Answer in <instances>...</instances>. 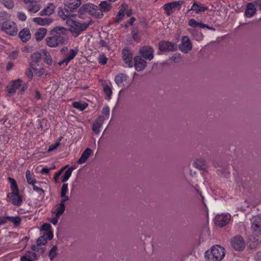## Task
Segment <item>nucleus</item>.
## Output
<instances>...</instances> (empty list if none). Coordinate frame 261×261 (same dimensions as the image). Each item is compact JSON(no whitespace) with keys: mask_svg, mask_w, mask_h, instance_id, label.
Segmentation results:
<instances>
[{"mask_svg":"<svg viewBox=\"0 0 261 261\" xmlns=\"http://www.w3.org/2000/svg\"><path fill=\"white\" fill-rule=\"evenodd\" d=\"M18 17L21 21H25L27 19V16L24 13L19 12L18 13Z\"/></svg>","mask_w":261,"mask_h":261,"instance_id":"nucleus-53","label":"nucleus"},{"mask_svg":"<svg viewBox=\"0 0 261 261\" xmlns=\"http://www.w3.org/2000/svg\"><path fill=\"white\" fill-rule=\"evenodd\" d=\"M32 59L35 62H38L41 59V54L38 52L35 53L32 56Z\"/></svg>","mask_w":261,"mask_h":261,"instance_id":"nucleus-47","label":"nucleus"},{"mask_svg":"<svg viewBox=\"0 0 261 261\" xmlns=\"http://www.w3.org/2000/svg\"><path fill=\"white\" fill-rule=\"evenodd\" d=\"M26 74L30 78H32V77L33 76V72L32 71V70L31 69H28L26 71Z\"/></svg>","mask_w":261,"mask_h":261,"instance_id":"nucleus-61","label":"nucleus"},{"mask_svg":"<svg viewBox=\"0 0 261 261\" xmlns=\"http://www.w3.org/2000/svg\"><path fill=\"white\" fill-rule=\"evenodd\" d=\"M230 215L229 214H218L215 218V223L219 227H223L226 225L230 220Z\"/></svg>","mask_w":261,"mask_h":261,"instance_id":"nucleus-9","label":"nucleus"},{"mask_svg":"<svg viewBox=\"0 0 261 261\" xmlns=\"http://www.w3.org/2000/svg\"><path fill=\"white\" fill-rule=\"evenodd\" d=\"M66 32V29L63 27H57L54 28L50 31L51 35H60L64 34Z\"/></svg>","mask_w":261,"mask_h":261,"instance_id":"nucleus-33","label":"nucleus"},{"mask_svg":"<svg viewBox=\"0 0 261 261\" xmlns=\"http://www.w3.org/2000/svg\"><path fill=\"white\" fill-rule=\"evenodd\" d=\"M87 13L98 18H101L103 16V14L98 10L97 6L91 3L83 5L78 11V15L80 18H83Z\"/></svg>","mask_w":261,"mask_h":261,"instance_id":"nucleus-3","label":"nucleus"},{"mask_svg":"<svg viewBox=\"0 0 261 261\" xmlns=\"http://www.w3.org/2000/svg\"><path fill=\"white\" fill-rule=\"evenodd\" d=\"M35 74L38 76H41L44 73V70L42 68L34 69Z\"/></svg>","mask_w":261,"mask_h":261,"instance_id":"nucleus-49","label":"nucleus"},{"mask_svg":"<svg viewBox=\"0 0 261 261\" xmlns=\"http://www.w3.org/2000/svg\"><path fill=\"white\" fill-rule=\"evenodd\" d=\"M27 5V9L29 12L35 13L38 12L41 7L37 3H29Z\"/></svg>","mask_w":261,"mask_h":261,"instance_id":"nucleus-27","label":"nucleus"},{"mask_svg":"<svg viewBox=\"0 0 261 261\" xmlns=\"http://www.w3.org/2000/svg\"><path fill=\"white\" fill-rule=\"evenodd\" d=\"M127 80V76L125 74L120 73L117 75L115 77V81L118 86H122L123 83Z\"/></svg>","mask_w":261,"mask_h":261,"instance_id":"nucleus-30","label":"nucleus"},{"mask_svg":"<svg viewBox=\"0 0 261 261\" xmlns=\"http://www.w3.org/2000/svg\"><path fill=\"white\" fill-rule=\"evenodd\" d=\"M1 29L8 35L15 36L17 33V28L15 23L11 21H5L1 24Z\"/></svg>","mask_w":261,"mask_h":261,"instance_id":"nucleus-6","label":"nucleus"},{"mask_svg":"<svg viewBox=\"0 0 261 261\" xmlns=\"http://www.w3.org/2000/svg\"><path fill=\"white\" fill-rule=\"evenodd\" d=\"M133 39L137 41H139L140 39L139 35L137 32L133 33Z\"/></svg>","mask_w":261,"mask_h":261,"instance_id":"nucleus-59","label":"nucleus"},{"mask_svg":"<svg viewBox=\"0 0 261 261\" xmlns=\"http://www.w3.org/2000/svg\"><path fill=\"white\" fill-rule=\"evenodd\" d=\"M182 1L172 2L164 5V9L168 15H170L176 10H179L182 4Z\"/></svg>","mask_w":261,"mask_h":261,"instance_id":"nucleus-8","label":"nucleus"},{"mask_svg":"<svg viewBox=\"0 0 261 261\" xmlns=\"http://www.w3.org/2000/svg\"><path fill=\"white\" fill-rule=\"evenodd\" d=\"M256 9L254 6L251 3H249L247 6V9L245 11V15L247 17H252L255 13Z\"/></svg>","mask_w":261,"mask_h":261,"instance_id":"nucleus-28","label":"nucleus"},{"mask_svg":"<svg viewBox=\"0 0 261 261\" xmlns=\"http://www.w3.org/2000/svg\"><path fill=\"white\" fill-rule=\"evenodd\" d=\"M55 6L53 4H49L42 11L40 12V15H50L54 13Z\"/></svg>","mask_w":261,"mask_h":261,"instance_id":"nucleus-24","label":"nucleus"},{"mask_svg":"<svg viewBox=\"0 0 261 261\" xmlns=\"http://www.w3.org/2000/svg\"><path fill=\"white\" fill-rule=\"evenodd\" d=\"M251 230L253 234L261 236V216H254L251 219Z\"/></svg>","mask_w":261,"mask_h":261,"instance_id":"nucleus-5","label":"nucleus"},{"mask_svg":"<svg viewBox=\"0 0 261 261\" xmlns=\"http://www.w3.org/2000/svg\"><path fill=\"white\" fill-rule=\"evenodd\" d=\"M19 36L23 42H27L30 39L31 35L29 29L24 28L20 31Z\"/></svg>","mask_w":261,"mask_h":261,"instance_id":"nucleus-19","label":"nucleus"},{"mask_svg":"<svg viewBox=\"0 0 261 261\" xmlns=\"http://www.w3.org/2000/svg\"><path fill=\"white\" fill-rule=\"evenodd\" d=\"M59 217V216H55V217L53 218L52 219L50 220L51 222L54 225H56L58 223V219Z\"/></svg>","mask_w":261,"mask_h":261,"instance_id":"nucleus-58","label":"nucleus"},{"mask_svg":"<svg viewBox=\"0 0 261 261\" xmlns=\"http://www.w3.org/2000/svg\"><path fill=\"white\" fill-rule=\"evenodd\" d=\"M36 258L35 253L28 252L25 255L21 258V261H34Z\"/></svg>","mask_w":261,"mask_h":261,"instance_id":"nucleus-31","label":"nucleus"},{"mask_svg":"<svg viewBox=\"0 0 261 261\" xmlns=\"http://www.w3.org/2000/svg\"><path fill=\"white\" fill-rule=\"evenodd\" d=\"M46 242V237H45V236L40 237L37 241L38 245H44Z\"/></svg>","mask_w":261,"mask_h":261,"instance_id":"nucleus-45","label":"nucleus"},{"mask_svg":"<svg viewBox=\"0 0 261 261\" xmlns=\"http://www.w3.org/2000/svg\"><path fill=\"white\" fill-rule=\"evenodd\" d=\"M43 236L46 237V239L51 240L53 238V233L51 231H48L46 232Z\"/></svg>","mask_w":261,"mask_h":261,"instance_id":"nucleus-56","label":"nucleus"},{"mask_svg":"<svg viewBox=\"0 0 261 261\" xmlns=\"http://www.w3.org/2000/svg\"><path fill=\"white\" fill-rule=\"evenodd\" d=\"M98 62L101 65H105L108 61V58L103 55L100 54L98 58Z\"/></svg>","mask_w":261,"mask_h":261,"instance_id":"nucleus-43","label":"nucleus"},{"mask_svg":"<svg viewBox=\"0 0 261 261\" xmlns=\"http://www.w3.org/2000/svg\"><path fill=\"white\" fill-rule=\"evenodd\" d=\"M128 6L126 4H122L121 5L120 9L116 17L117 21L119 22V21H120L125 16V11L126 10Z\"/></svg>","mask_w":261,"mask_h":261,"instance_id":"nucleus-26","label":"nucleus"},{"mask_svg":"<svg viewBox=\"0 0 261 261\" xmlns=\"http://www.w3.org/2000/svg\"><path fill=\"white\" fill-rule=\"evenodd\" d=\"M62 197V200H61V203H64V202L68 201V199H69V197L68 196H66V195H65L63 197Z\"/></svg>","mask_w":261,"mask_h":261,"instance_id":"nucleus-64","label":"nucleus"},{"mask_svg":"<svg viewBox=\"0 0 261 261\" xmlns=\"http://www.w3.org/2000/svg\"><path fill=\"white\" fill-rule=\"evenodd\" d=\"M102 113L106 116L107 118H108L110 113L109 109L108 107L103 108L102 109Z\"/></svg>","mask_w":261,"mask_h":261,"instance_id":"nucleus-57","label":"nucleus"},{"mask_svg":"<svg viewBox=\"0 0 261 261\" xmlns=\"http://www.w3.org/2000/svg\"><path fill=\"white\" fill-rule=\"evenodd\" d=\"M225 255V249L220 245H214L204 254L206 261H221Z\"/></svg>","mask_w":261,"mask_h":261,"instance_id":"nucleus-2","label":"nucleus"},{"mask_svg":"<svg viewBox=\"0 0 261 261\" xmlns=\"http://www.w3.org/2000/svg\"><path fill=\"white\" fill-rule=\"evenodd\" d=\"M47 33V30L45 28H41L37 30L35 33V39L37 41L42 40Z\"/></svg>","mask_w":261,"mask_h":261,"instance_id":"nucleus-22","label":"nucleus"},{"mask_svg":"<svg viewBox=\"0 0 261 261\" xmlns=\"http://www.w3.org/2000/svg\"><path fill=\"white\" fill-rule=\"evenodd\" d=\"M172 59L175 62H177L180 59V55L179 54H175L172 56Z\"/></svg>","mask_w":261,"mask_h":261,"instance_id":"nucleus-54","label":"nucleus"},{"mask_svg":"<svg viewBox=\"0 0 261 261\" xmlns=\"http://www.w3.org/2000/svg\"><path fill=\"white\" fill-rule=\"evenodd\" d=\"M189 24L192 27H200L201 28H207V26L205 24H203L197 22L194 19H191L189 21Z\"/></svg>","mask_w":261,"mask_h":261,"instance_id":"nucleus-36","label":"nucleus"},{"mask_svg":"<svg viewBox=\"0 0 261 261\" xmlns=\"http://www.w3.org/2000/svg\"><path fill=\"white\" fill-rule=\"evenodd\" d=\"M207 9V7L203 6L201 4H198L196 3H194L191 10H194L196 13L204 11Z\"/></svg>","mask_w":261,"mask_h":261,"instance_id":"nucleus-29","label":"nucleus"},{"mask_svg":"<svg viewBox=\"0 0 261 261\" xmlns=\"http://www.w3.org/2000/svg\"><path fill=\"white\" fill-rule=\"evenodd\" d=\"M8 220L12 222L15 225H18L21 222V219L19 217H7Z\"/></svg>","mask_w":261,"mask_h":261,"instance_id":"nucleus-41","label":"nucleus"},{"mask_svg":"<svg viewBox=\"0 0 261 261\" xmlns=\"http://www.w3.org/2000/svg\"><path fill=\"white\" fill-rule=\"evenodd\" d=\"M75 169L74 167H70L68 169L64 174L62 176V182L67 181L71 175L73 170Z\"/></svg>","mask_w":261,"mask_h":261,"instance_id":"nucleus-35","label":"nucleus"},{"mask_svg":"<svg viewBox=\"0 0 261 261\" xmlns=\"http://www.w3.org/2000/svg\"><path fill=\"white\" fill-rule=\"evenodd\" d=\"M231 244L232 247L238 251L243 250L245 246L244 239L240 236L234 237L231 241Z\"/></svg>","mask_w":261,"mask_h":261,"instance_id":"nucleus-11","label":"nucleus"},{"mask_svg":"<svg viewBox=\"0 0 261 261\" xmlns=\"http://www.w3.org/2000/svg\"><path fill=\"white\" fill-rule=\"evenodd\" d=\"M57 248L54 246L49 251V256L51 260L54 258L57 255Z\"/></svg>","mask_w":261,"mask_h":261,"instance_id":"nucleus-44","label":"nucleus"},{"mask_svg":"<svg viewBox=\"0 0 261 261\" xmlns=\"http://www.w3.org/2000/svg\"><path fill=\"white\" fill-rule=\"evenodd\" d=\"M18 56V51H14L10 54V55H9V57L11 59H15Z\"/></svg>","mask_w":261,"mask_h":261,"instance_id":"nucleus-55","label":"nucleus"},{"mask_svg":"<svg viewBox=\"0 0 261 261\" xmlns=\"http://www.w3.org/2000/svg\"><path fill=\"white\" fill-rule=\"evenodd\" d=\"M59 15L63 19H66V23L69 31L74 35L77 36L80 33L85 30L89 27V23H81L77 21L74 20L72 18L73 15L65 14L63 10H59Z\"/></svg>","mask_w":261,"mask_h":261,"instance_id":"nucleus-1","label":"nucleus"},{"mask_svg":"<svg viewBox=\"0 0 261 261\" xmlns=\"http://www.w3.org/2000/svg\"><path fill=\"white\" fill-rule=\"evenodd\" d=\"M13 66H14L13 63L12 62H10L8 63V64L7 65L6 69L7 70H9L13 67Z\"/></svg>","mask_w":261,"mask_h":261,"instance_id":"nucleus-62","label":"nucleus"},{"mask_svg":"<svg viewBox=\"0 0 261 261\" xmlns=\"http://www.w3.org/2000/svg\"><path fill=\"white\" fill-rule=\"evenodd\" d=\"M78 49L75 48V49H70L69 53L67 57L65 58L62 61L59 63L60 65H67L69 62L72 60L78 53Z\"/></svg>","mask_w":261,"mask_h":261,"instance_id":"nucleus-17","label":"nucleus"},{"mask_svg":"<svg viewBox=\"0 0 261 261\" xmlns=\"http://www.w3.org/2000/svg\"><path fill=\"white\" fill-rule=\"evenodd\" d=\"M50 170V169L47 168H43L41 171L42 174H47Z\"/></svg>","mask_w":261,"mask_h":261,"instance_id":"nucleus-63","label":"nucleus"},{"mask_svg":"<svg viewBox=\"0 0 261 261\" xmlns=\"http://www.w3.org/2000/svg\"><path fill=\"white\" fill-rule=\"evenodd\" d=\"M51 35L52 36L47 37L46 39V44L49 47H55L64 43L65 39L63 37L60 35Z\"/></svg>","mask_w":261,"mask_h":261,"instance_id":"nucleus-7","label":"nucleus"},{"mask_svg":"<svg viewBox=\"0 0 261 261\" xmlns=\"http://www.w3.org/2000/svg\"><path fill=\"white\" fill-rule=\"evenodd\" d=\"M0 3L7 9H11L14 6V4L12 0H0Z\"/></svg>","mask_w":261,"mask_h":261,"instance_id":"nucleus-37","label":"nucleus"},{"mask_svg":"<svg viewBox=\"0 0 261 261\" xmlns=\"http://www.w3.org/2000/svg\"><path fill=\"white\" fill-rule=\"evenodd\" d=\"M72 106L81 111L84 110L88 106V104L84 101H75L72 103Z\"/></svg>","mask_w":261,"mask_h":261,"instance_id":"nucleus-32","label":"nucleus"},{"mask_svg":"<svg viewBox=\"0 0 261 261\" xmlns=\"http://www.w3.org/2000/svg\"><path fill=\"white\" fill-rule=\"evenodd\" d=\"M204 165V162L201 159H197L194 162L195 167L199 169L202 168Z\"/></svg>","mask_w":261,"mask_h":261,"instance_id":"nucleus-40","label":"nucleus"},{"mask_svg":"<svg viewBox=\"0 0 261 261\" xmlns=\"http://www.w3.org/2000/svg\"><path fill=\"white\" fill-rule=\"evenodd\" d=\"M100 119L101 118H99L93 124L92 129L96 134H99L100 131V127L102 125Z\"/></svg>","mask_w":261,"mask_h":261,"instance_id":"nucleus-34","label":"nucleus"},{"mask_svg":"<svg viewBox=\"0 0 261 261\" xmlns=\"http://www.w3.org/2000/svg\"><path fill=\"white\" fill-rule=\"evenodd\" d=\"M65 209V206L64 203H60L56 205V208L52 210V213L55 216L60 217L61 215L64 213Z\"/></svg>","mask_w":261,"mask_h":261,"instance_id":"nucleus-25","label":"nucleus"},{"mask_svg":"<svg viewBox=\"0 0 261 261\" xmlns=\"http://www.w3.org/2000/svg\"><path fill=\"white\" fill-rule=\"evenodd\" d=\"M33 21L40 25H49L52 22V20L49 18H41L35 17L33 19Z\"/></svg>","mask_w":261,"mask_h":261,"instance_id":"nucleus-21","label":"nucleus"},{"mask_svg":"<svg viewBox=\"0 0 261 261\" xmlns=\"http://www.w3.org/2000/svg\"><path fill=\"white\" fill-rule=\"evenodd\" d=\"M51 225L48 223L44 224L42 227L41 230H45L46 232L50 231Z\"/></svg>","mask_w":261,"mask_h":261,"instance_id":"nucleus-50","label":"nucleus"},{"mask_svg":"<svg viewBox=\"0 0 261 261\" xmlns=\"http://www.w3.org/2000/svg\"><path fill=\"white\" fill-rule=\"evenodd\" d=\"M103 91L108 99H110L112 93L111 88L109 86L105 85L103 87Z\"/></svg>","mask_w":261,"mask_h":261,"instance_id":"nucleus-42","label":"nucleus"},{"mask_svg":"<svg viewBox=\"0 0 261 261\" xmlns=\"http://www.w3.org/2000/svg\"><path fill=\"white\" fill-rule=\"evenodd\" d=\"M9 180L10 182V188L11 190V192H18V187L15 180L13 178L11 177L9 178Z\"/></svg>","mask_w":261,"mask_h":261,"instance_id":"nucleus-38","label":"nucleus"},{"mask_svg":"<svg viewBox=\"0 0 261 261\" xmlns=\"http://www.w3.org/2000/svg\"><path fill=\"white\" fill-rule=\"evenodd\" d=\"M81 0H69V2H67L65 5V9H60L59 10H63L64 11L65 14H67V13L68 14L72 15L69 12V11L72 12L75 10L81 5Z\"/></svg>","mask_w":261,"mask_h":261,"instance_id":"nucleus-10","label":"nucleus"},{"mask_svg":"<svg viewBox=\"0 0 261 261\" xmlns=\"http://www.w3.org/2000/svg\"><path fill=\"white\" fill-rule=\"evenodd\" d=\"M91 153L92 150L91 149L89 148H86L85 150L83 152L80 158L79 159L77 163L79 164L84 163L87 161V160L89 158Z\"/></svg>","mask_w":261,"mask_h":261,"instance_id":"nucleus-23","label":"nucleus"},{"mask_svg":"<svg viewBox=\"0 0 261 261\" xmlns=\"http://www.w3.org/2000/svg\"><path fill=\"white\" fill-rule=\"evenodd\" d=\"M122 58L127 66L129 67H133V64L132 61V55L128 50L126 49H123L122 52Z\"/></svg>","mask_w":261,"mask_h":261,"instance_id":"nucleus-16","label":"nucleus"},{"mask_svg":"<svg viewBox=\"0 0 261 261\" xmlns=\"http://www.w3.org/2000/svg\"><path fill=\"white\" fill-rule=\"evenodd\" d=\"M28 85L26 84H22V81L18 79L12 81L7 87L9 94H14L18 90L20 93H23L27 89Z\"/></svg>","mask_w":261,"mask_h":261,"instance_id":"nucleus-4","label":"nucleus"},{"mask_svg":"<svg viewBox=\"0 0 261 261\" xmlns=\"http://www.w3.org/2000/svg\"><path fill=\"white\" fill-rule=\"evenodd\" d=\"M68 191V184H64L62 185L61 191V197H63L66 195Z\"/></svg>","mask_w":261,"mask_h":261,"instance_id":"nucleus-46","label":"nucleus"},{"mask_svg":"<svg viewBox=\"0 0 261 261\" xmlns=\"http://www.w3.org/2000/svg\"><path fill=\"white\" fill-rule=\"evenodd\" d=\"M111 4H109L107 1H102L99 4V10H98L100 12L103 14V12L106 13L110 11L112 9Z\"/></svg>","mask_w":261,"mask_h":261,"instance_id":"nucleus-20","label":"nucleus"},{"mask_svg":"<svg viewBox=\"0 0 261 261\" xmlns=\"http://www.w3.org/2000/svg\"><path fill=\"white\" fill-rule=\"evenodd\" d=\"M176 48V45L169 41H163L159 43V49L161 51H173Z\"/></svg>","mask_w":261,"mask_h":261,"instance_id":"nucleus-13","label":"nucleus"},{"mask_svg":"<svg viewBox=\"0 0 261 261\" xmlns=\"http://www.w3.org/2000/svg\"><path fill=\"white\" fill-rule=\"evenodd\" d=\"M7 220H8L7 217L0 218V225L5 224Z\"/></svg>","mask_w":261,"mask_h":261,"instance_id":"nucleus-60","label":"nucleus"},{"mask_svg":"<svg viewBox=\"0 0 261 261\" xmlns=\"http://www.w3.org/2000/svg\"><path fill=\"white\" fill-rule=\"evenodd\" d=\"M7 197L14 205L19 206L22 202V198L17 192H10L8 194Z\"/></svg>","mask_w":261,"mask_h":261,"instance_id":"nucleus-15","label":"nucleus"},{"mask_svg":"<svg viewBox=\"0 0 261 261\" xmlns=\"http://www.w3.org/2000/svg\"><path fill=\"white\" fill-rule=\"evenodd\" d=\"M44 62L48 65H51L53 62V60L49 55H46L45 58H44Z\"/></svg>","mask_w":261,"mask_h":261,"instance_id":"nucleus-52","label":"nucleus"},{"mask_svg":"<svg viewBox=\"0 0 261 261\" xmlns=\"http://www.w3.org/2000/svg\"><path fill=\"white\" fill-rule=\"evenodd\" d=\"M60 141H58L57 142H56L55 143L51 145L48 149V151H51L54 150H55V149H56L60 145Z\"/></svg>","mask_w":261,"mask_h":261,"instance_id":"nucleus-48","label":"nucleus"},{"mask_svg":"<svg viewBox=\"0 0 261 261\" xmlns=\"http://www.w3.org/2000/svg\"><path fill=\"white\" fill-rule=\"evenodd\" d=\"M66 167H63L59 172H57L55 175V176H54V179H55V181L57 182V180H58V178L59 177V176H60V175L61 174V173H62L63 171L65 169V168H66Z\"/></svg>","mask_w":261,"mask_h":261,"instance_id":"nucleus-51","label":"nucleus"},{"mask_svg":"<svg viewBox=\"0 0 261 261\" xmlns=\"http://www.w3.org/2000/svg\"><path fill=\"white\" fill-rule=\"evenodd\" d=\"M139 53L146 59L151 60L153 58V50L149 46H144L140 48Z\"/></svg>","mask_w":261,"mask_h":261,"instance_id":"nucleus-14","label":"nucleus"},{"mask_svg":"<svg viewBox=\"0 0 261 261\" xmlns=\"http://www.w3.org/2000/svg\"><path fill=\"white\" fill-rule=\"evenodd\" d=\"M25 176L29 184L34 185L36 183V180L34 179L32 177V176L31 174V172L30 170H28L26 171Z\"/></svg>","mask_w":261,"mask_h":261,"instance_id":"nucleus-39","label":"nucleus"},{"mask_svg":"<svg viewBox=\"0 0 261 261\" xmlns=\"http://www.w3.org/2000/svg\"><path fill=\"white\" fill-rule=\"evenodd\" d=\"M135 67L137 71L143 70L146 66V62L139 56L136 57L134 59Z\"/></svg>","mask_w":261,"mask_h":261,"instance_id":"nucleus-18","label":"nucleus"},{"mask_svg":"<svg viewBox=\"0 0 261 261\" xmlns=\"http://www.w3.org/2000/svg\"><path fill=\"white\" fill-rule=\"evenodd\" d=\"M179 48L181 51L185 53H187L192 49V45L188 36H184L182 38Z\"/></svg>","mask_w":261,"mask_h":261,"instance_id":"nucleus-12","label":"nucleus"}]
</instances>
